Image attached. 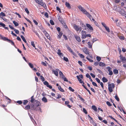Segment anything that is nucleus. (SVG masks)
I'll list each match as a JSON object with an SVG mask.
<instances>
[{
  "label": "nucleus",
  "mask_w": 126,
  "mask_h": 126,
  "mask_svg": "<svg viewBox=\"0 0 126 126\" xmlns=\"http://www.w3.org/2000/svg\"><path fill=\"white\" fill-rule=\"evenodd\" d=\"M57 53L59 55L61 56H61L63 57V54L62 53L57 52Z\"/></svg>",
  "instance_id": "f704fd0d"
},
{
  "label": "nucleus",
  "mask_w": 126,
  "mask_h": 126,
  "mask_svg": "<svg viewBox=\"0 0 126 126\" xmlns=\"http://www.w3.org/2000/svg\"><path fill=\"white\" fill-rule=\"evenodd\" d=\"M82 33V38H85L86 37V34L85 31H81Z\"/></svg>",
  "instance_id": "0eeeda50"
},
{
  "label": "nucleus",
  "mask_w": 126,
  "mask_h": 126,
  "mask_svg": "<svg viewBox=\"0 0 126 126\" xmlns=\"http://www.w3.org/2000/svg\"><path fill=\"white\" fill-rule=\"evenodd\" d=\"M40 78L42 81H45V79L42 76H40Z\"/></svg>",
  "instance_id": "bf43d9fd"
},
{
  "label": "nucleus",
  "mask_w": 126,
  "mask_h": 126,
  "mask_svg": "<svg viewBox=\"0 0 126 126\" xmlns=\"http://www.w3.org/2000/svg\"><path fill=\"white\" fill-rule=\"evenodd\" d=\"M99 65L100 66H105V64L101 62H100L99 63Z\"/></svg>",
  "instance_id": "bb28decb"
},
{
  "label": "nucleus",
  "mask_w": 126,
  "mask_h": 126,
  "mask_svg": "<svg viewBox=\"0 0 126 126\" xmlns=\"http://www.w3.org/2000/svg\"><path fill=\"white\" fill-rule=\"evenodd\" d=\"M79 55L80 57L81 58H83L84 57V56L82 54L79 53Z\"/></svg>",
  "instance_id": "79ce46f5"
},
{
  "label": "nucleus",
  "mask_w": 126,
  "mask_h": 126,
  "mask_svg": "<svg viewBox=\"0 0 126 126\" xmlns=\"http://www.w3.org/2000/svg\"><path fill=\"white\" fill-rule=\"evenodd\" d=\"M120 59L121 60L122 62L124 63H126V59L125 57H123L122 55L120 56Z\"/></svg>",
  "instance_id": "423d86ee"
},
{
  "label": "nucleus",
  "mask_w": 126,
  "mask_h": 126,
  "mask_svg": "<svg viewBox=\"0 0 126 126\" xmlns=\"http://www.w3.org/2000/svg\"><path fill=\"white\" fill-rule=\"evenodd\" d=\"M115 87L114 84L113 83L110 84L108 85V90L109 91L112 92L113 91V89Z\"/></svg>",
  "instance_id": "7ed1b4c3"
},
{
  "label": "nucleus",
  "mask_w": 126,
  "mask_h": 126,
  "mask_svg": "<svg viewBox=\"0 0 126 126\" xmlns=\"http://www.w3.org/2000/svg\"><path fill=\"white\" fill-rule=\"evenodd\" d=\"M62 78L63 79V80L64 81L66 82L68 81V80L65 77V76L63 78Z\"/></svg>",
  "instance_id": "774afa93"
},
{
  "label": "nucleus",
  "mask_w": 126,
  "mask_h": 126,
  "mask_svg": "<svg viewBox=\"0 0 126 126\" xmlns=\"http://www.w3.org/2000/svg\"><path fill=\"white\" fill-rule=\"evenodd\" d=\"M59 74L62 78H63L65 76L63 74V73L61 71H60L59 72Z\"/></svg>",
  "instance_id": "4be33fe9"
},
{
  "label": "nucleus",
  "mask_w": 126,
  "mask_h": 126,
  "mask_svg": "<svg viewBox=\"0 0 126 126\" xmlns=\"http://www.w3.org/2000/svg\"><path fill=\"white\" fill-rule=\"evenodd\" d=\"M86 77L88 78H89V79H91V77L89 75V74L88 73H87L86 75Z\"/></svg>",
  "instance_id": "3c124183"
},
{
  "label": "nucleus",
  "mask_w": 126,
  "mask_h": 126,
  "mask_svg": "<svg viewBox=\"0 0 126 126\" xmlns=\"http://www.w3.org/2000/svg\"><path fill=\"white\" fill-rule=\"evenodd\" d=\"M35 100V99L34 98H33V96H32V97L31 98V102L32 103H34V101Z\"/></svg>",
  "instance_id": "393cba45"
},
{
  "label": "nucleus",
  "mask_w": 126,
  "mask_h": 126,
  "mask_svg": "<svg viewBox=\"0 0 126 126\" xmlns=\"http://www.w3.org/2000/svg\"><path fill=\"white\" fill-rule=\"evenodd\" d=\"M78 96L80 98L81 100L84 101V99L82 98V97L79 94H78Z\"/></svg>",
  "instance_id": "5fc2aeb1"
},
{
  "label": "nucleus",
  "mask_w": 126,
  "mask_h": 126,
  "mask_svg": "<svg viewBox=\"0 0 126 126\" xmlns=\"http://www.w3.org/2000/svg\"><path fill=\"white\" fill-rule=\"evenodd\" d=\"M31 109V106L29 105H27L25 107V109L26 110H28Z\"/></svg>",
  "instance_id": "aec40b11"
},
{
  "label": "nucleus",
  "mask_w": 126,
  "mask_h": 126,
  "mask_svg": "<svg viewBox=\"0 0 126 126\" xmlns=\"http://www.w3.org/2000/svg\"><path fill=\"white\" fill-rule=\"evenodd\" d=\"M16 103L19 104H21L22 103V102L21 101H18L16 102Z\"/></svg>",
  "instance_id": "c03bdc74"
},
{
  "label": "nucleus",
  "mask_w": 126,
  "mask_h": 126,
  "mask_svg": "<svg viewBox=\"0 0 126 126\" xmlns=\"http://www.w3.org/2000/svg\"><path fill=\"white\" fill-rule=\"evenodd\" d=\"M73 27L77 31H80L82 30L81 27H79V26L76 25L75 24H74L73 25Z\"/></svg>",
  "instance_id": "39448f33"
},
{
  "label": "nucleus",
  "mask_w": 126,
  "mask_h": 126,
  "mask_svg": "<svg viewBox=\"0 0 126 126\" xmlns=\"http://www.w3.org/2000/svg\"><path fill=\"white\" fill-rule=\"evenodd\" d=\"M92 109L95 111H97V110L95 106H92Z\"/></svg>",
  "instance_id": "a878e982"
},
{
  "label": "nucleus",
  "mask_w": 126,
  "mask_h": 126,
  "mask_svg": "<svg viewBox=\"0 0 126 126\" xmlns=\"http://www.w3.org/2000/svg\"><path fill=\"white\" fill-rule=\"evenodd\" d=\"M38 4L42 6L45 9L47 8V6L46 4L42 2V0H35Z\"/></svg>",
  "instance_id": "f03ea898"
},
{
  "label": "nucleus",
  "mask_w": 126,
  "mask_h": 126,
  "mask_svg": "<svg viewBox=\"0 0 126 126\" xmlns=\"http://www.w3.org/2000/svg\"><path fill=\"white\" fill-rule=\"evenodd\" d=\"M85 14L91 20V19L92 18V16L88 12H87V13H86Z\"/></svg>",
  "instance_id": "ddd939ff"
},
{
  "label": "nucleus",
  "mask_w": 126,
  "mask_h": 126,
  "mask_svg": "<svg viewBox=\"0 0 126 126\" xmlns=\"http://www.w3.org/2000/svg\"><path fill=\"white\" fill-rule=\"evenodd\" d=\"M44 85H46L47 86L48 85V82H47V81H45L44 82Z\"/></svg>",
  "instance_id": "680f3d73"
},
{
  "label": "nucleus",
  "mask_w": 126,
  "mask_h": 126,
  "mask_svg": "<svg viewBox=\"0 0 126 126\" xmlns=\"http://www.w3.org/2000/svg\"><path fill=\"white\" fill-rule=\"evenodd\" d=\"M77 78L80 83H83V84H84V83L83 82V81H82L81 79L78 76H77Z\"/></svg>",
  "instance_id": "2eb2a0df"
},
{
  "label": "nucleus",
  "mask_w": 126,
  "mask_h": 126,
  "mask_svg": "<svg viewBox=\"0 0 126 126\" xmlns=\"http://www.w3.org/2000/svg\"><path fill=\"white\" fill-rule=\"evenodd\" d=\"M13 23L16 26H18L19 25V24L15 21H14Z\"/></svg>",
  "instance_id": "c756f323"
},
{
  "label": "nucleus",
  "mask_w": 126,
  "mask_h": 126,
  "mask_svg": "<svg viewBox=\"0 0 126 126\" xmlns=\"http://www.w3.org/2000/svg\"><path fill=\"white\" fill-rule=\"evenodd\" d=\"M86 26L87 27H88L89 29L93 31V29L92 27L91 26V25L88 24H86Z\"/></svg>",
  "instance_id": "4468645a"
},
{
  "label": "nucleus",
  "mask_w": 126,
  "mask_h": 126,
  "mask_svg": "<svg viewBox=\"0 0 126 126\" xmlns=\"http://www.w3.org/2000/svg\"><path fill=\"white\" fill-rule=\"evenodd\" d=\"M113 9L114 10L117 11H119V9L118 10V8H117V7L116 6H114V7Z\"/></svg>",
  "instance_id": "cd10ccee"
},
{
  "label": "nucleus",
  "mask_w": 126,
  "mask_h": 126,
  "mask_svg": "<svg viewBox=\"0 0 126 126\" xmlns=\"http://www.w3.org/2000/svg\"><path fill=\"white\" fill-rule=\"evenodd\" d=\"M90 58L91 59H92L93 58L92 56H88L87 57H86V59H88L90 62H93V61L92 60H91V59H90Z\"/></svg>",
  "instance_id": "9b49d317"
},
{
  "label": "nucleus",
  "mask_w": 126,
  "mask_h": 126,
  "mask_svg": "<svg viewBox=\"0 0 126 126\" xmlns=\"http://www.w3.org/2000/svg\"><path fill=\"white\" fill-rule=\"evenodd\" d=\"M100 85H101L102 87V88L103 89H104V85L103 83L102 82H100Z\"/></svg>",
  "instance_id": "338daca9"
},
{
  "label": "nucleus",
  "mask_w": 126,
  "mask_h": 126,
  "mask_svg": "<svg viewBox=\"0 0 126 126\" xmlns=\"http://www.w3.org/2000/svg\"><path fill=\"white\" fill-rule=\"evenodd\" d=\"M107 69H108V70L109 72L111 71V68L109 67H107Z\"/></svg>",
  "instance_id": "603ef678"
},
{
  "label": "nucleus",
  "mask_w": 126,
  "mask_h": 126,
  "mask_svg": "<svg viewBox=\"0 0 126 126\" xmlns=\"http://www.w3.org/2000/svg\"><path fill=\"white\" fill-rule=\"evenodd\" d=\"M52 72L54 73V74L56 76H58V72H57V71H56L55 70H52Z\"/></svg>",
  "instance_id": "b1692460"
},
{
  "label": "nucleus",
  "mask_w": 126,
  "mask_h": 126,
  "mask_svg": "<svg viewBox=\"0 0 126 126\" xmlns=\"http://www.w3.org/2000/svg\"><path fill=\"white\" fill-rule=\"evenodd\" d=\"M10 41H8V42L10 43L13 46H15V45L14 42L12 40H10Z\"/></svg>",
  "instance_id": "37998d69"
},
{
  "label": "nucleus",
  "mask_w": 126,
  "mask_h": 126,
  "mask_svg": "<svg viewBox=\"0 0 126 126\" xmlns=\"http://www.w3.org/2000/svg\"><path fill=\"white\" fill-rule=\"evenodd\" d=\"M58 89L61 92H64V91L63 89L60 86H59L58 87Z\"/></svg>",
  "instance_id": "a211bd4d"
},
{
  "label": "nucleus",
  "mask_w": 126,
  "mask_h": 126,
  "mask_svg": "<svg viewBox=\"0 0 126 126\" xmlns=\"http://www.w3.org/2000/svg\"><path fill=\"white\" fill-rule=\"evenodd\" d=\"M119 10L118 12L120 13L123 16H125L126 15L125 12L123 9H121L120 11Z\"/></svg>",
  "instance_id": "1a4fd4ad"
},
{
  "label": "nucleus",
  "mask_w": 126,
  "mask_h": 126,
  "mask_svg": "<svg viewBox=\"0 0 126 126\" xmlns=\"http://www.w3.org/2000/svg\"><path fill=\"white\" fill-rule=\"evenodd\" d=\"M34 32L35 33L36 35H37L38 37L39 38H40V36L38 34V33H37V32H36V31H34Z\"/></svg>",
  "instance_id": "69168bd1"
},
{
  "label": "nucleus",
  "mask_w": 126,
  "mask_h": 126,
  "mask_svg": "<svg viewBox=\"0 0 126 126\" xmlns=\"http://www.w3.org/2000/svg\"><path fill=\"white\" fill-rule=\"evenodd\" d=\"M96 59L98 61H99L101 60V57H98V56H97L96 57Z\"/></svg>",
  "instance_id": "49530a36"
},
{
  "label": "nucleus",
  "mask_w": 126,
  "mask_h": 126,
  "mask_svg": "<svg viewBox=\"0 0 126 126\" xmlns=\"http://www.w3.org/2000/svg\"><path fill=\"white\" fill-rule=\"evenodd\" d=\"M56 9L57 10L59 11L60 13H61V10L58 7H56Z\"/></svg>",
  "instance_id": "8fccbe9b"
},
{
  "label": "nucleus",
  "mask_w": 126,
  "mask_h": 126,
  "mask_svg": "<svg viewBox=\"0 0 126 126\" xmlns=\"http://www.w3.org/2000/svg\"><path fill=\"white\" fill-rule=\"evenodd\" d=\"M42 100L43 102L45 103L47 102V99L45 97H43L42 99Z\"/></svg>",
  "instance_id": "412c9836"
},
{
  "label": "nucleus",
  "mask_w": 126,
  "mask_h": 126,
  "mask_svg": "<svg viewBox=\"0 0 126 126\" xmlns=\"http://www.w3.org/2000/svg\"><path fill=\"white\" fill-rule=\"evenodd\" d=\"M83 51L86 54L90 55L89 52L88 51L86 48L85 47L83 48Z\"/></svg>",
  "instance_id": "6e6552de"
},
{
  "label": "nucleus",
  "mask_w": 126,
  "mask_h": 126,
  "mask_svg": "<svg viewBox=\"0 0 126 126\" xmlns=\"http://www.w3.org/2000/svg\"><path fill=\"white\" fill-rule=\"evenodd\" d=\"M50 22L52 25H53L54 24V23L52 20H50Z\"/></svg>",
  "instance_id": "6e6d98bb"
},
{
  "label": "nucleus",
  "mask_w": 126,
  "mask_h": 126,
  "mask_svg": "<svg viewBox=\"0 0 126 126\" xmlns=\"http://www.w3.org/2000/svg\"><path fill=\"white\" fill-rule=\"evenodd\" d=\"M1 38L3 40H4L5 41H6L8 42V41H10V40L8 39L7 37H2Z\"/></svg>",
  "instance_id": "dca6fc26"
},
{
  "label": "nucleus",
  "mask_w": 126,
  "mask_h": 126,
  "mask_svg": "<svg viewBox=\"0 0 126 126\" xmlns=\"http://www.w3.org/2000/svg\"><path fill=\"white\" fill-rule=\"evenodd\" d=\"M28 64L29 66L31 68H33V65L32 63H28Z\"/></svg>",
  "instance_id": "4c0bfd02"
},
{
  "label": "nucleus",
  "mask_w": 126,
  "mask_h": 126,
  "mask_svg": "<svg viewBox=\"0 0 126 126\" xmlns=\"http://www.w3.org/2000/svg\"><path fill=\"white\" fill-rule=\"evenodd\" d=\"M6 99L8 100H9L10 101H8V103H10L11 102V100L8 97H7V96H6Z\"/></svg>",
  "instance_id": "4d7b16f0"
},
{
  "label": "nucleus",
  "mask_w": 126,
  "mask_h": 126,
  "mask_svg": "<svg viewBox=\"0 0 126 126\" xmlns=\"http://www.w3.org/2000/svg\"><path fill=\"white\" fill-rule=\"evenodd\" d=\"M58 19L60 22L63 25L64 24V22L63 21V20L62 18L60 16H59L58 17Z\"/></svg>",
  "instance_id": "9d476101"
},
{
  "label": "nucleus",
  "mask_w": 126,
  "mask_h": 126,
  "mask_svg": "<svg viewBox=\"0 0 126 126\" xmlns=\"http://www.w3.org/2000/svg\"><path fill=\"white\" fill-rule=\"evenodd\" d=\"M63 59L65 61L67 62L68 61V59L66 57H63Z\"/></svg>",
  "instance_id": "864d4df0"
},
{
  "label": "nucleus",
  "mask_w": 126,
  "mask_h": 126,
  "mask_svg": "<svg viewBox=\"0 0 126 126\" xmlns=\"http://www.w3.org/2000/svg\"><path fill=\"white\" fill-rule=\"evenodd\" d=\"M25 10L28 15H29V11L27 8H25Z\"/></svg>",
  "instance_id": "e433bc0d"
},
{
  "label": "nucleus",
  "mask_w": 126,
  "mask_h": 126,
  "mask_svg": "<svg viewBox=\"0 0 126 126\" xmlns=\"http://www.w3.org/2000/svg\"><path fill=\"white\" fill-rule=\"evenodd\" d=\"M106 103L109 106H111V104L110 102L109 101H107Z\"/></svg>",
  "instance_id": "052dcab7"
},
{
  "label": "nucleus",
  "mask_w": 126,
  "mask_h": 126,
  "mask_svg": "<svg viewBox=\"0 0 126 126\" xmlns=\"http://www.w3.org/2000/svg\"><path fill=\"white\" fill-rule=\"evenodd\" d=\"M92 84L94 86H95L96 87L97 86V85L94 82H92Z\"/></svg>",
  "instance_id": "e2e57ef3"
},
{
  "label": "nucleus",
  "mask_w": 126,
  "mask_h": 126,
  "mask_svg": "<svg viewBox=\"0 0 126 126\" xmlns=\"http://www.w3.org/2000/svg\"><path fill=\"white\" fill-rule=\"evenodd\" d=\"M0 25L2 26L3 28L5 26V25L2 22L0 23Z\"/></svg>",
  "instance_id": "a18cd8bd"
},
{
  "label": "nucleus",
  "mask_w": 126,
  "mask_h": 126,
  "mask_svg": "<svg viewBox=\"0 0 126 126\" xmlns=\"http://www.w3.org/2000/svg\"><path fill=\"white\" fill-rule=\"evenodd\" d=\"M81 26L83 28V30H85L86 29V26L83 23H82Z\"/></svg>",
  "instance_id": "473e14b6"
},
{
  "label": "nucleus",
  "mask_w": 126,
  "mask_h": 126,
  "mask_svg": "<svg viewBox=\"0 0 126 126\" xmlns=\"http://www.w3.org/2000/svg\"><path fill=\"white\" fill-rule=\"evenodd\" d=\"M66 47L67 48V49L69 50V51L70 52H71L72 51V49L71 48L68 46H67Z\"/></svg>",
  "instance_id": "c9c22d12"
},
{
  "label": "nucleus",
  "mask_w": 126,
  "mask_h": 126,
  "mask_svg": "<svg viewBox=\"0 0 126 126\" xmlns=\"http://www.w3.org/2000/svg\"><path fill=\"white\" fill-rule=\"evenodd\" d=\"M69 90L71 91L72 92H74V90L71 87H69Z\"/></svg>",
  "instance_id": "ea45409f"
},
{
  "label": "nucleus",
  "mask_w": 126,
  "mask_h": 126,
  "mask_svg": "<svg viewBox=\"0 0 126 126\" xmlns=\"http://www.w3.org/2000/svg\"><path fill=\"white\" fill-rule=\"evenodd\" d=\"M59 35L58 36V38L60 39L63 35V33L61 32H59Z\"/></svg>",
  "instance_id": "c85d7f7f"
},
{
  "label": "nucleus",
  "mask_w": 126,
  "mask_h": 126,
  "mask_svg": "<svg viewBox=\"0 0 126 126\" xmlns=\"http://www.w3.org/2000/svg\"><path fill=\"white\" fill-rule=\"evenodd\" d=\"M102 80L104 82H106L108 81V80L106 78L103 77L102 78Z\"/></svg>",
  "instance_id": "6ab92c4d"
},
{
  "label": "nucleus",
  "mask_w": 126,
  "mask_h": 126,
  "mask_svg": "<svg viewBox=\"0 0 126 126\" xmlns=\"http://www.w3.org/2000/svg\"><path fill=\"white\" fill-rule=\"evenodd\" d=\"M45 35L48 39H50V36L48 33L46 34Z\"/></svg>",
  "instance_id": "de8ad7c7"
},
{
  "label": "nucleus",
  "mask_w": 126,
  "mask_h": 126,
  "mask_svg": "<svg viewBox=\"0 0 126 126\" xmlns=\"http://www.w3.org/2000/svg\"><path fill=\"white\" fill-rule=\"evenodd\" d=\"M41 105V103L39 102L37 100H35L34 103L31 105V109L32 110L36 111L39 110L41 112H42L41 109L39 107Z\"/></svg>",
  "instance_id": "f257e3e1"
},
{
  "label": "nucleus",
  "mask_w": 126,
  "mask_h": 126,
  "mask_svg": "<svg viewBox=\"0 0 126 126\" xmlns=\"http://www.w3.org/2000/svg\"><path fill=\"white\" fill-rule=\"evenodd\" d=\"M78 8L84 14H86L87 12L86 10L81 5H79L78 7Z\"/></svg>",
  "instance_id": "20e7f679"
},
{
  "label": "nucleus",
  "mask_w": 126,
  "mask_h": 126,
  "mask_svg": "<svg viewBox=\"0 0 126 126\" xmlns=\"http://www.w3.org/2000/svg\"><path fill=\"white\" fill-rule=\"evenodd\" d=\"M65 5L66 7H67L68 9H70L71 8V7L70 6V4L69 3L66 2L65 3Z\"/></svg>",
  "instance_id": "f3484780"
},
{
  "label": "nucleus",
  "mask_w": 126,
  "mask_h": 126,
  "mask_svg": "<svg viewBox=\"0 0 126 126\" xmlns=\"http://www.w3.org/2000/svg\"><path fill=\"white\" fill-rule=\"evenodd\" d=\"M83 109L84 112L86 114H87V112L86 110L84 108H83Z\"/></svg>",
  "instance_id": "0e129e2a"
},
{
  "label": "nucleus",
  "mask_w": 126,
  "mask_h": 126,
  "mask_svg": "<svg viewBox=\"0 0 126 126\" xmlns=\"http://www.w3.org/2000/svg\"><path fill=\"white\" fill-rule=\"evenodd\" d=\"M105 29L108 32H110V29L109 27H107V26L105 28Z\"/></svg>",
  "instance_id": "a19ab883"
},
{
  "label": "nucleus",
  "mask_w": 126,
  "mask_h": 126,
  "mask_svg": "<svg viewBox=\"0 0 126 126\" xmlns=\"http://www.w3.org/2000/svg\"><path fill=\"white\" fill-rule=\"evenodd\" d=\"M113 72L114 74H117L118 73V71L117 69H115L113 70Z\"/></svg>",
  "instance_id": "7c9ffc66"
},
{
  "label": "nucleus",
  "mask_w": 126,
  "mask_h": 126,
  "mask_svg": "<svg viewBox=\"0 0 126 126\" xmlns=\"http://www.w3.org/2000/svg\"><path fill=\"white\" fill-rule=\"evenodd\" d=\"M31 44L32 45V46L33 47H34L35 48V49H36L35 48V44H34V42L32 41L31 42Z\"/></svg>",
  "instance_id": "72a5a7b5"
},
{
  "label": "nucleus",
  "mask_w": 126,
  "mask_h": 126,
  "mask_svg": "<svg viewBox=\"0 0 126 126\" xmlns=\"http://www.w3.org/2000/svg\"><path fill=\"white\" fill-rule=\"evenodd\" d=\"M14 31H15V33L17 34H18L19 33V31L17 30L14 29Z\"/></svg>",
  "instance_id": "13d9d810"
},
{
  "label": "nucleus",
  "mask_w": 126,
  "mask_h": 126,
  "mask_svg": "<svg viewBox=\"0 0 126 126\" xmlns=\"http://www.w3.org/2000/svg\"><path fill=\"white\" fill-rule=\"evenodd\" d=\"M115 98L118 101H119V99L117 95L115 96Z\"/></svg>",
  "instance_id": "09e8293b"
},
{
  "label": "nucleus",
  "mask_w": 126,
  "mask_h": 126,
  "mask_svg": "<svg viewBox=\"0 0 126 126\" xmlns=\"http://www.w3.org/2000/svg\"><path fill=\"white\" fill-rule=\"evenodd\" d=\"M88 44L89 46V47L91 48L92 47V45L90 42H89L88 43Z\"/></svg>",
  "instance_id": "58836bf2"
},
{
  "label": "nucleus",
  "mask_w": 126,
  "mask_h": 126,
  "mask_svg": "<svg viewBox=\"0 0 126 126\" xmlns=\"http://www.w3.org/2000/svg\"><path fill=\"white\" fill-rule=\"evenodd\" d=\"M6 16V15L3 12H1L0 13V17L1 18V16L2 17V16Z\"/></svg>",
  "instance_id": "5701e85b"
},
{
  "label": "nucleus",
  "mask_w": 126,
  "mask_h": 126,
  "mask_svg": "<svg viewBox=\"0 0 126 126\" xmlns=\"http://www.w3.org/2000/svg\"><path fill=\"white\" fill-rule=\"evenodd\" d=\"M75 38L78 42H80L81 41L80 38L79 36L76 35L75 36Z\"/></svg>",
  "instance_id": "f8f14e48"
},
{
  "label": "nucleus",
  "mask_w": 126,
  "mask_h": 126,
  "mask_svg": "<svg viewBox=\"0 0 126 126\" xmlns=\"http://www.w3.org/2000/svg\"><path fill=\"white\" fill-rule=\"evenodd\" d=\"M118 37H119V38L120 39L123 40L124 39V37L123 36H118Z\"/></svg>",
  "instance_id": "2f4dec72"
}]
</instances>
